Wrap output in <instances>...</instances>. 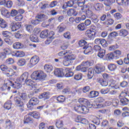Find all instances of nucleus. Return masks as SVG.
<instances>
[{
    "instance_id": "obj_33",
    "label": "nucleus",
    "mask_w": 129,
    "mask_h": 129,
    "mask_svg": "<svg viewBox=\"0 0 129 129\" xmlns=\"http://www.w3.org/2000/svg\"><path fill=\"white\" fill-rule=\"evenodd\" d=\"M76 0H70L67 2L69 8H74V9H77V7L74 6L75 5Z\"/></svg>"
},
{
    "instance_id": "obj_25",
    "label": "nucleus",
    "mask_w": 129,
    "mask_h": 129,
    "mask_svg": "<svg viewBox=\"0 0 129 129\" xmlns=\"http://www.w3.org/2000/svg\"><path fill=\"white\" fill-rule=\"evenodd\" d=\"M29 114L31 116H33L34 118H36V119H39L40 118V113L37 112V111H34V112H30L29 113Z\"/></svg>"
},
{
    "instance_id": "obj_12",
    "label": "nucleus",
    "mask_w": 129,
    "mask_h": 129,
    "mask_svg": "<svg viewBox=\"0 0 129 129\" xmlns=\"http://www.w3.org/2000/svg\"><path fill=\"white\" fill-rule=\"evenodd\" d=\"M40 61V58L39 56L35 55L33 56L30 60V63L32 65V66H35L36 64H38V62Z\"/></svg>"
},
{
    "instance_id": "obj_17",
    "label": "nucleus",
    "mask_w": 129,
    "mask_h": 129,
    "mask_svg": "<svg viewBox=\"0 0 129 129\" xmlns=\"http://www.w3.org/2000/svg\"><path fill=\"white\" fill-rule=\"evenodd\" d=\"M78 14V13L77 12L76 10L74 9H70L67 12V15L69 16V17H72V16H74V17H76Z\"/></svg>"
},
{
    "instance_id": "obj_27",
    "label": "nucleus",
    "mask_w": 129,
    "mask_h": 129,
    "mask_svg": "<svg viewBox=\"0 0 129 129\" xmlns=\"http://www.w3.org/2000/svg\"><path fill=\"white\" fill-rule=\"evenodd\" d=\"M119 34V36H121L122 37H126L128 34V32L125 29H121L120 31H118Z\"/></svg>"
},
{
    "instance_id": "obj_38",
    "label": "nucleus",
    "mask_w": 129,
    "mask_h": 129,
    "mask_svg": "<svg viewBox=\"0 0 129 129\" xmlns=\"http://www.w3.org/2000/svg\"><path fill=\"white\" fill-rule=\"evenodd\" d=\"M71 53H72V52L70 50H66L59 52L58 53V55H59L60 57H63V56H67V55L71 54Z\"/></svg>"
},
{
    "instance_id": "obj_24",
    "label": "nucleus",
    "mask_w": 129,
    "mask_h": 129,
    "mask_svg": "<svg viewBox=\"0 0 129 129\" xmlns=\"http://www.w3.org/2000/svg\"><path fill=\"white\" fill-rule=\"evenodd\" d=\"M39 127V129H54V126L51 125L48 127V126L46 125V124H45L44 122H41L40 123Z\"/></svg>"
},
{
    "instance_id": "obj_63",
    "label": "nucleus",
    "mask_w": 129,
    "mask_h": 129,
    "mask_svg": "<svg viewBox=\"0 0 129 129\" xmlns=\"http://www.w3.org/2000/svg\"><path fill=\"white\" fill-rule=\"evenodd\" d=\"M63 64L64 66H69V65H71V64H72V61H69V60L64 58V59L63 61Z\"/></svg>"
},
{
    "instance_id": "obj_23",
    "label": "nucleus",
    "mask_w": 129,
    "mask_h": 129,
    "mask_svg": "<svg viewBox=\"0 0 129 129\" xmlns=\"http://www.w3.org/2000/svg\"><path fill=\"white\" fill-rule=\"evenodd\" d=\"M0 70H2L3 73H8L10 72V68L8 66L5 64H2L0 66Z\"/></svg>"
},
{
    "instance_id": "obj_15",
    "label": "nucleus",
    "mask_w": 129,
    "mask_h": 129,
    "mask_svg": "<svg viewBox=\"0 0 129 129\" xmlns=\"http://www.w3.org/2000/svg\"><path fill=\"white\" fill-rule=\"evenodd\" d=\"M85 35L89 39H92L95 37V32L94 31H91L90 30H88L86 31Z\"/></svg>"
},
{
    "instance_id": "obj_6",
    "label": "nucleus",
    "mask_w": 129,
    "mask_h": 129,
    "mask_svg": "<svg viewBox=\"0 0 129 129\" xmlns=\"http://www.w3.org/2000/svg\"><path fill=\"white\" fill-rule=\"evenodd\" d=\"M29 77V73L28 72H25L20 76L19 78L18 79V81H19V83H23V82H25L28 79Z\"/></svg>"
},
{
    "instance_id": "obj_51",
    "label": "nucleus",
    "mask_w": 129,
    "mask_h": 129,
    "mask_svg": "<svg viewBox=\"0 0 129 129\" xmlns=\"http://www.w3.org/2000/svg\"><path fill=\"white\" fill-rule=\"evenodd\" d=\"M30 40L32 42H35L36 43V42H38V37L35 34H32L30 36Z\"/></svg>"
},
{
    "instance_id": "obj_57",
    "label": "nucleus",
    "mask_w": 129,
    "mask_h": 129,
    "mask_svg": "<svg viewBox=\"0 0 129 129\" xmlns=\"http://www.w3.org/2000/svg\"><path fill=\"white\" fill-rule=\"evenodd\" d=\"M79 45L80 47H85V46L87 45V42L84 40H81L79 42H78Z\"/></svg>"
},
{
    "instance_id": "obj_10",
    "label": "nucleus",
    "mask_w": 129,
    "mask_h": 129,
    "mask_svg": "<svg viewBox=\"0 0 129 129\" xmlns=\"http://www.w3.org/2000/svg\"><path fill=\"white\" fill-rule=\"evenodd\" d=\"M39 99H43V100H47L50 98V92H45L41 93L39 96Z\"/></svg>"
},
{
    "instance_id": "obj_44",
    "label": "nucleus",
    "mask_w": 129,
    "mask_h": 129,
    "mask_svg": "<svg viewBox=\"0 0 129 129\" xmlns=\"http://www.w3.org/2000/svg\"><path fill=\"white\" fill-rule=\"evenodd\" d=\"M55 125L57 128H61L63 126V120H56Z\"/></svg>"
},
{
    "instance_id": "obj_64",
    "label": "nucleus",
    "mask_w": 129,
    "mask_h": 129,
    "mask_svg": "<svg viewBox=\"0 0 129 129\" xmlns=\"http://www.w3.org/2000/svg\"><path fill=\"white\" fill-rule=\"evenodd\" d=\"M56 100L58 101V102H64L65 101V97L64 96H59L57 97Z\"/></svg>"
},
{
    "instance_id": "obj_2",
    "label": "nucleus",
    "mask_w": 129,
    "mask_h": 129,
    "mask_svg": "<svg viewBox=\"0 0 129 129\" xmlns=\"http://www.w3.org/2000/svg\"><path fill=\"white\" fill-rule=\"evenodd\" d=\"M14 100L17 106H18V107H19L20 111L21 112H23V111H24V107L25 106V104H24V102L22 101L21 98H20V97L15 96L14 98Z\"/></svg>"
},
{
    "instance_id": "obj_59",
    "label": "nucleus",
    "mask_w": 129,
    "mask_h": 129,
    "mask_svg": "<svg viewBox=\"0 0 129 129\" xmlns=\"http://www.w3.org/2000/svg\"><path fill=\"white\" fill-rule=\"evenodd\" d=\"M15 56H16V57H24V56H25V52H24L23 51H21L18 50L15 53Z\"/></svg>"
},
{
    "instance_id": "obj_39",
    "label": "nucleus",
    "mask_w": 129,
    "mask_h": 129,
    "mask_svg": "<svg viewBox=\"0 0 129 129\" xmlns=\"http://www.w3.org/2000/svg\"><path fill=\"white\" fill-rule=\"evenodd\" d=\"M99 95V92L96 91H92L90 92V97L91 98H94V97H97Z\"/></svg>"
},
{
    "instance_id": "obj_9",
    "label": "nucleus",
    "mask_w": 129,
    "mask_h": 129,
    "mask_svg": "<svg viewBox=\"0 0 129 129\" xmlns=\"http://www.w3.org/2000/svg\"><path fill=\"white\" fill-rule=\"evenodd\" d=\"M54 74L57 77H63L64 76V72L62 69H55L54 71Z\"/></svg>"
},
{
    "instance_id": "obj_28",
    "label": "nucleus",
    "mask_w": 129,
    "mask_h": 129,
    "mask_svg": "<svg viewBox=\"0 0 129 129\" xmlns=\"http://www.w3.org/2000/svg\"><path fill=\"white\" fill-rule=\"evenodd\" d=\"M12 104H13V103L12 102V101H8L4 104V108L6 109H8V110H10L11 108H12Z\"/></svg>"
},
{
    "instance_id": "obj_26",
    "label": "nucleus",
    "mask_w": 129,
    "mask_h": 129,
    "mask_svg": "<svg viewBox=\"0 0 129 129\" xmlns=\"http://www.w3.org/2000/svg\"><path fill=\"white\" fill-rule=\"evenodd\" d=\"M1 14L4 17H6V18H10V12L5 8L1 9Z\"/></svg>"
},
{
    "instance_id": "obj_54",
    "label": "nucleus",
    "mask_w": 129,
    "mask_h": 129,
    "mask_svg": "<svg viewBox=\"0 0 129 129\" xmlns=\"http://www.w3.org/2000/svg\"><path fill=\"white\" fill-rule=\"evenodd\" d=\"M103 48H106L108 46L107 42L104 39H101L100 43Z\"/></svg>"
},
{
    "instance_id": "obj_32",
    "label": "nucleus",
    "mask_w": 129,
    "mask_h": 129,
    "mask_svg": "<svg viewBox=\"0 0 129 129\" xmlns=\"http://www.w3.org/2000/svg\"><path fill=\"white\" fill-rule=\"evenodd\" d=\"M0 28L1 29H6V28H8V24L4 19H0Z\"/></svg>"
},
{
    "instance_id": "obj_3",
    "label": "nucleus",
    "mask_w": 129,
    "mask_h": 129,
    "mask_svg": "<svg viewBox=\"0 0 129 129\" xmlns=\"http://www.w3.org/2000/svg\"><path fill=\"white\" fill-rule=\"evenodd\" d=\"M39 99L38 98L34 97L30 99L29 103L27 104V107L28 108H31V106H35V105H38L39 104Z\"/></svg>"
},
{
    "instance_id": "obj_60",
    "label": "nucleus",
    "mask_w": 129,
    "mask_h": 129,
    "mask_svg": "<svg viewBox=\"0 0 129 129\" xmlns=\"http://www.w3.org/2000/svg\"><path fill=\"white\" fill-rule=\"evenodd\" d=\"M82 77H83L82 74L79 73L75 75L74 79L76 80H81V79H82Z\"/></svg>"
},
{
    "instance_id": "obj_58",
    "label": "nucleus",
    "mask_w": 129,
    "mask_h": 129,
    "mask_svg": "<svg viewBox=\"0 0 129 129\" xmlns=\"http://www.w3.org/2000/svg\"><path fill=\"white\" fill-rule=\"evenodd\" d=\"M118 36V33L114 31L110 33L108 35V38H116Z\"/></svg>"
},
{
    "instance_id": "obj_52",
    "label": "nucleus",
    "mask_w": 129,
    "mask_h": 129,
    "mask_svg": "<svg viewBox=\"0 0 129 129\" xmlns=\"http://www.w3.org/2000/svg\"><path fill=\"white\" fill-rule=\"evenodd\" d=\"M113 54L115 59H117V58H118L121 55V51L120 50H116L114 51Z\"/></svg>"
},
{
    "instance_id": "obj_13",
    "label": "nucleus",
    "mask_w": 129,
    "mask_h": 129,
    "mask_svg": "<svg viewBox=\"0 0 129 129\" xmlns=\"http://www.w3.org/2000/svg\"><path fill=\"white\" fill-rule=\"evenodd\" d=\"M18 81V83H15V84L13 83V81H9L8 83L10 86H12L13 88H16L17 89H19V88H21L22 87V83H20V82Z\"/></svg>"
},
{
    "instance_id": "obj_46",
    "label": "nucleus",
    "mask_w": 129,
    "mask_h": 129,
    "mask_svg": "<svg viewBox=\"0 0 129 129\" xmlns=\"http://www.w3.org/2000/svg\"><path fill=\"white\" fill-rule=\"evenodd\" d=\"M109 86H110L111 88H119L118 85H116V82L114 80H112L109 85Z\"/></svg>"
},
{
    "instance_id": "obj_11",
    "label": "nucleus",
    "mask_w": 129,
    "mask_h": 129,
    "mask_svg": "<svg viewBox=\"0 0 129 129\" xmlns=\"http://www.w3.org/2000/svg\"><path fill=\"white\" fill-rule=\"evenodd\" d=\"M84 54L86 55H88L89 54L92 53V50H93V48H92V47L88 45H85L83 47Z\"/></svg>"
},
{
    "instance_id": "obj_53",
    "label": "nucleus",
    "mask_w": 129,
    "mask_h": 129,
    "mask_svg": "<svg viewBox=\"0 0 129 129\" xmlns=\"http://www.w3.org/2000/svg\"><path fill=\"white\" fill-rule=\"evenodd\" d=\"M17 64L19 66H25L26 65V59H21L19 60Z\"/></svg>"
},
{
    "instance_id": "obj_48",
    "label": "nucleus",
    "mask_w": 129,
    "mask_h": 129,
    "mask_svg": "<svg viewBox=\"0 0 129 129\" xmlns=\"http://www.w3.org/2000/svg\"><path fill=\"white\" fill-rule=\"evenodd\" d=\"M86 15L87 18L89 19H91L92 17H93L94 14H93V12L91 11V10H87L86 11Z\"/></svg>"
},
{
    "instance_id": "obj_36",
    "label": "nucleus",
    "mask_w": 129,
    "mask_h": 129,
    "mask_svg": "<svg viewBox=\"0 0 129 129\" xmlns=\"http://www.w3.org/2000/svg\"><path fill=\"white\" fill-rule=\"evenodd\" d=\"M94 8L96 11H101L103 8V5L101 3H96L94 5Z\"/></svg>"
},
{
    "instance_id": "obj_20",
    "label": "nucleus",
    "mask_w": 129,
    "mask_h": 129,
    "mask_svg": "<svg viewBox=\"0 0 129 129\" xmlns=\"http://www.w3.org/2000/svg\"><path fill=\"white\" fill-rule=\"evenodd\" d=\"M66 29V25L63 23H61L57 28L58 33H63Z\"/></svg>"
},
{
    "instance_id": "obj_19",
    "label": "nucleus",
    "mask_w": 129,
    "mask_h": 129,
    "mask_svg": "<svg viewBox=\"0 0 129 129\" xmlns=\"http://www.w3.org/2000/svg\"><path fill=\"white\" fill-rule=\"evenodd\" d=\"M47 77V75L44 73L43 71H39L38 72V78L39 80H41V81H43L45 80V78Z\"/></svg>"
},
{
    "instance_id": "obj_43",
    "label": "nucleus",
    "mask_w": 129,
    "mask_h": 129,
    "mask_svg": "<svg viewBox=\"0 0 129 129\" xmlns=\"http://www.w3.org/2000/svg\"><path fill=\"white\" fill-rule=\"evenodd\" d=\"M106 60H112L114 58H115L113 53H109L105 55V56Z\"/></svg>"
},
{
    "instance_id": "obj_29",
    "label": "nucleus",
    "mask_w": 129,
    "mask_h": 129,
    "mask_svg": "<svg viewBox=\"0 0 129 129\" xmlns=\"http://www.w3.org/2000/svg\"><path fill=\"white\" fill-rule=\"evenodd\" d=\"M48 30H44L42 31L40 34V38H41V39L48 38Z\"/></svg>"
},
{
    "instance_id": "obj_5",
    "label": "nucleus",
    "mask_w": 129,
    "mask_h": 129,
    "mask_svg": "<svg viewBox=\"0 0 129 129\" xmlns=\"http://www.w3.org/2000/svg\"><path fill=\"white\" fill-rule=\"evenodd\" d=\"M94 71L97 74H100L101 72L105 71V67L102 64H97L94 68Z\"/></svg>"
},
{
    "instance_id": "obj_1",
    "label": "nucleus",
    "mask_w": 129,
    "mask_h": 129,
    "mask_svg": "<svg viewBox=\"0 0 129 129\" xmlns=\"http://www.w3.org/2000/svg\"><path fill=\"white\" fill-rule=\"evenodd\" d=\"M5 42L8 45H12L14 43V38L11 33L9 31H3L2 32Z\"/></svg>"
},
{
    "instance_id": "obj_34",
    "label": "nucleus",
    "mask_w": 129,
    "mask_h": 129,
    "mask_svg": "<svg viewBox=\"0 0 129 129\" xmlns=\"http://www.w3.org/2000/svg\"><path fill=\"white\" fill-rule=\"evenodd\" d=\"M19 96L25 102L28 101V95L26 93H20Z\"/></svg>"
},
{
    "instance_id": "obj_50",
    "label": "nucleus",
    "mask_w": 129,
    "mask_h": 129,
    "mask_svg": "<svg viewBox=\"0 0 129 129\" xmlns=\"http://www.w3.org/2000/svg\"><path fill=\"white\" fill-rule=\"evenodd\" d=\"M57 6H58V2H57V1H53L49 4L48 7H49L50 9H53V8H55L57 7Z\"/></svg>"
},
{
    "instance_id": "obj_31",
    "label": "nucleus",
    "mask_w": 129,
    "mask_h": 129,
    "mask_svg": "<svg viewBox=\"0 0 129 129\" xmlns=\"http://www.w3.org/2000/svg\"><path fill=\"white\" fill-rule=\"evenodd\" d=\"M30 115L28 114L25 116L24 119V123H29V122H31L33 120V118H32V117L29 116Z\"/></svg>"
},
{
    "instance_id": "obj_21",
    "label": "nucleus",
    "mask_w": 129,
    "mask_h": 129,
    "mask_svg": "<svg viewBox=\"0 0 129 129\" xmlns=\"http://www.w3.org/2000/svg\"><path fill=\"white\" fill-rule=\"evenodd\" d=\"M74 109L75 110V111H77V112H79V113H82L83 105L77 104L74 107Z\"/></svg>"
},
{
    "instance_id": "obj_4",
    "label": "nucleus",
    "mask_w": 129,
    "mask_h": 129,
    "mask_svg": "<svg viewBox=\"0 0 129 129\" xmlns=\"http://www.w3.org/2000/svg\"><path fill=\"white\" fill-rule=\"evenodd\" d=\"M79 103L81 105H85L87 106L89 108H91L92 107V104H90L89 100L85 98H80L78 100Z\"/></svg>"
},
{
    "instance_id": "obj_61",
    "label": "nucleus",
    "mask_w": 129,
    "mask_h": 129,
    "mask_svg": "<svg viewBox=\"0 0 129 129\" xmlns=\"http://www.w3.org/2000/svg\"><path fill=\"white\" fill-rule=\"evenodd\" d=\"M77 27L79 31H84V30L86 29V27L84 25V23L79 24V25H78Z\"/></svg>"
},
{
    "instance_id": "obj_14",
    "label": "nucleus",
    "mask_w": 129,
    "mask_h": 129,
    "mask_svg": "<svg viewBox=\"0 0 129 129\" xmlns=\"http://www.w3.org/2000/svg\"><path fill=\"white\" fill-rule=\"evenodd\" d=\"M76 4H77L80 8H83L84 9L88 8L87 5H85V0H76Z\"/></svg>"
},
{
    "instance_id": "obj_8",
    "label": "nucleus",
    "mask_w": 129,
    "mask_h": 129,
    "mask_svg": "<svg viewBox=\"0 0 129 129\" xmlns=\"http://www.w3.org/2000/svg\"><path fill=\"white\" fill-rule=\"evenodd\" d=\"M36 19L38 20L39 23H41L42 22L46 21V20L48 19V16H47L46 14H44L43 13H39L36 16Z\"/></svg>"
},
{
    "instance_id": "obj_37",
    "label": "nucleus",
    "mask_w": 129,
    "mask_h": 129,
    "mask_svg": "<svg viewBox=\"0 0 129 129\" xmlns=\"http://www.w3.org/2000/svg\"><path fill=\"white\" fill-rule=\"evenodd\" d=\"M31 79L33 80H37L39 77V71L34 72L31 75Z\"/></svg>"
},
{
    "instance_id": "obj_62",
    "label": "nucleus",
    "mask_w": 129,
    "mask_h": 129,
    "mask_svg": "<svg viewBox=\"0 0 129 129\" xmlns=\"http://www.w3.org/2000/svg\"><path fill=\"white\" fill-rule=\"evenodd\" d=\"M16 3L18 7H24L25 6V2L23 0H16Z\"/></svg>"
},
{
    "instance_id": "obj_56",
    "label": "nucleus",
    "mask_w": 129,
    "mask_h": 129,
    "mask_svg": "<svg viewBox=\"0 0 129 129\" xmlns=\"http://www.w3.org/2000/svg\"><path fill=\"white\" fill-rule=\"evenodd\" d=\"M91 20L93 23H94V24H97L99 21V19L97 18V16L95 15L91 17Z\"/></svg>"
},
{
    "instance_id": "obj_7",
    "label": "nucleus",
    "mask_w": 129,
    "mask_h": 129,
    "mask_svg": "<svg viewBox=\"0 0 129 129\" xmlns=\"http://www.w3.org/2000/svg\"><path fill=\"white\" fill-rule=\"evenodd\" d=\"M119 99L120 100V105L124 106L128 104L129 100L127 98H125L124 96H119Z\"/></svg>"
},
{
    "instance_id": "obj_30",
    "label": "nucleus",
    "mask_w": 129,
    "mask_h": 129,
    "mask_svg": "<svg viewBox=\"0 0 129 129\" xmlns=\"http://www.w3.org/2000/svg\"><path fill=\"white\" fill-rule=\"evenodd\" d=\"M117 68V66H116L114 63H110L108 66V69L111 72L115 71Z\"/></svg>"
},
{
    "instance_id": "obj_49",
    "label": "nucleus",
    "mask_w": 129,
    "mask_h": 129,
    "mask_svg": "<svg viewBox=\"0 0 129 129\" xmlns=\"http://www.w3.org/2000/svg\"><path fill=\"white\" fill-rule=\"evenodd\" d=\"M113 4V2L111 1L106 0L104 2V5L108 7V10H110L111 8H110V6Z\"/></svg>"
},
{
    "instance_id": "obj_42",
    "label": "nucleus",
    "mask_w": 129,
    "mask_h": 129,
    "mask_svg": "<svg viewBox=\"0 0 129 129\" xmlns=\"http://www.w3.org/2000/svg\"><path fill=\"white\" fill-rule=\"evenodd\" d=\"M81 64L85 67H88V68L90 66H92V65H93V63L91 62V61H89V60H87L86 61H83L82 62Z\"/></svg>"
},
{
    "instance_id": "obj_35",
    "label": "nucleus",
    "mask_w": 129,
    "mask_h": 129,
    "mask_svg": "<svg viewBox=\"0 0 129 129\" xmlns=\"http://www.w3.org/2000/svg\"><path fill=\"white\" fill-rule=\"evenodd\" d=\"M64 58L67 59H68L69 61H73V60H75L76 59V57L75 56L71 53L68 54L67 55L64 56Z\"/></svg>"
},
{
    "instance_id": "obj_45",
    "label": "nucleus",
    "mask_w": 129,
    "mask_h": 129,
    "mask_svg": "<svg viewBox=\"0 0 129 129\" xmlns=\"http://www.w3.org/2000/svg\"><path fill=\"white\" fill-rule=\"evenodd\" d=\"M99 83L101 84L102 86L105 87L108 85V82L104 80L103 79H99L98 80Z\"/></svg>"
},
{
    "instance_id": "obj_41",
    "label": "nucleus",
    "mask_w": 129,
    "mask_h": 129,
    "mask_svg": "<svg viewBox=\"0 0 129 129\" xmlns=\"http://www.w3.org/2000/svg\"><path fill=\"white\" fill-rule=\"evenodd\" d=\"M23 47V44L20 42H15L13 44V48L14 49H22Z\"/></svg>"
},
{
    "instance_id": "obj_18",
    "label": "nucleus",
    "mask_w": 129,
    "mask_h": 129,
    "mask_svg": "<svg viewBox=\"0 0 129 129\" xmlns=\"http://www.w3.org/2000/svg\"><path fill=\"white\" fill-rule=\"evenodd\" d=\"M12 27H11V29L12 31H13V32H16V31H17V30H19V29H20V28H21V24H20V23L18 22L16 23L15 24H12L11 25Z\"/></svg>"
},
{
    "instance_id": "obj_47",
    "label": "nucleus",
    "mask_w": 129,
    "mask_h": 129,
    "mask_svg": "<svg viewBox=\"0 0 129 129\" xmlns=\"http://www.w3.org/2000/svg\"><path fill=\"white\" fill-rule=\"evenodd\" d=\"M117 89H115L114 88H111L109 89V94L111 95H115L117 93V91L116 90Z\"/></svg>"
},
{
    "instance_id": "obj_22",
    "label": "nucleus",
    "mask_w": 129,
    "mask_h": 129,
    "mask_svg": "<svg viewBox=\"0 0 129 129\" xmlns=\"http://www.w3.org/2000/svg\"><path fill=\"white\" fill-rule=\"evenodd\" d=\"M94 69L90 68L88 69V78L89 79H91L94 76Z\"/></svg>"
},
{
    "instance_id": "obj_55",
    "label": "nucleus",
    "mask_w": 129,
    "mask_h": 129,
    "mask_svg": "<svg viewBox=\"0 0 129 129\" xmlns=\"http://www.w3.org/2000/svg\"><path fill=\"white\" fill-rule=\"evenodd\" d=\"M105 55V50L102 49L100 51H99L98 53V56L100 58H103Z\"/></svg>"
},
{
    "instance_id": "obj_40",
    "label": "nucleus",
    "mask_w": 129,
    "mask_h": 129,
    "mask_svg": "<svg viewBox=\"0 0 129 129\" xmlns=\"http://www.w3.org/2000/svg\"><path fill=\"white\" fill-rule=\"evenodd\" d=\"M44 70L46 72L50 73L53 70V67L51 65L46 64L44 66Z\"/></svg>"
},
{
    "instance_id": "obj_16",
    "label": "nucleus",
    "mask_w": 129,
    "mask_h": 129,
    "mask_svg": "<svg viewBox=\"0 0 129 129\" xmlns=\"http://www.w3.org/2000/svg\"><path fill=\"white\" fill-rule=\"evenodd\" d=\"M76 70H77V71H81V72H87L88 68L83 66L82 64H81L76 67Z\"/></svg>"
}]
</instances>
